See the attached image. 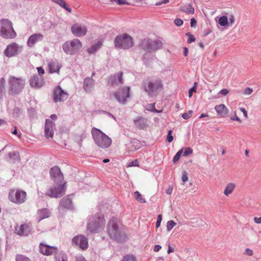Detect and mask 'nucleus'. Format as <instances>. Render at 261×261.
I'll return each mask as SVG.
<instances>
[{
  "instance_id": "obj_15",
  "label": "nucleus",
  "mask_w": 261,
  "mask_h": 261,
  "mask_svg": "<svg viewBox=\"0 0 261 261\" xmlns=\"http://www.w3.org/2000/svg\"><path fill=\"white\" fill-rule=\"evenodd\" d=\"M71 31L74 36L81 37L86 35L88 29L85 25L75 23L72 25Z\"/></svg>"
},
{
  "instance_id": "obj_2",
  "label": "nucleus",
  "mask_w": 261,
  "mask_h": 261,
  "mask_svg": "<svg viewBox=\"0 0 261 261\" xmlns=\"http://www.w3.org/2000/svg\"><path fill=\"white\" fill-rule=\"evenodd\" d=\"M105 224V222L103 215L97 214L89 218L87 229L91 233H98L103 229Z\"/></svg>"
},
{
  "instance_id": "obj_37",
  "label": "nucleus",
  "mask_w": 261,
  "mask_h": 261,
  "mask_svg": "<svg viewBox=\"0 0 261 261\" xmlns=\"http://www.w3.org/2000/svg\"><path fill=\"white\" fill-rule=\"evenodd\" d=\"M28 113L31 120H34L37 118V112L35 108L32 107L28 108Z\"/></svg>"
},
{
  "instance_id": "obj_23",
  "label": "nucleus",
  "mask_w": 261,
  "mask_h": 261,
  "mask_svg": "<svg viewBox=\"0 0 261 261\" xmlns=\"http://www.w3.org/2000/svg\"><path fill=\"white\" fill-rule=\"evenodd\" d=\"M60 208L71 210L73 207L72 200L70 195L65 196L61 199L59 204Z\"/></svg>"
},
{
  "instance_id": "obj_42",
  "label": "nucleus",
  "mask_w": 261,
  "mask_h": 261,
  "mask_svg": "<svg viewBox=\"0 0 261 261\" xmlns=\"http://www.w3.org/2000/svg\"><path fill=\"white\" fill-rule=\"evenodd\" d=\"M15 260L16 261H31L29 257L21 254H17Z\"/></svg>"
},
{
  "instance_id": "obj_8",
  "label": "nucleus",
  "mask_w": 261,
  "mask_h": 261,
  "mask_svg": "<svg viewBox=\"0 0 261 261\" xmlns=\"http://www.w3.org/2000/svg\"><path fill=\"white\" fill-rule=\"evenodd\" d=\"M82 47V44L78 39L64 42L62 45L63 51L67 55H74Z\"/></svg>"
},
{
  "instance_id": "obj_18",
  "label": "nucleus",
  "mask_w": 261,
  "mask_h": 261,
  "mask_svg": "<svg viewBox=\"0 0 261 261\" xmlns=\"http://www.w3.org/2000/svg\"><path fill=\"white\" fill-rule=\"evenodd\" d=\"M40 252L45 255H50L58 251V248L41 243L39 245Z\"/></svg>"
},
{
  "instance_id": "obj_57",
  "label": "nucleus",
  "mask_w": 261,
  "mask_h": 261,
  "mask_svg": "<svg viewBox=\"0 0 261 261\" xmlns=\"http://www.w3.org/2000/svg\"><path fill=\"white\" fill-rule=\"evenodd\" d=\"M49 24V28L50 29H55L58 25V23L55 21H50Z\"/></svg>"
},
{
  "instance_id": "obj_50",
  "label": "nucleus",
  "mask_w": 261,
  "mask_h": 261,
  "mask_svg": "<svg viewBox=\"0 0 261 261\" xmlns=\"http://www.w3.org/2000/svg\"><path fill=\"white\" fill-rule=\"evenodd\" d=\"M172 131L171 130H169L168 132V134L167 136V141L169 143L171 142L173 140V137L172 136Z\"/></svg>"
},
{
  "instance_id": "obj_29",
  "label": "nucleus",
  "mask_w": 261,
  "mask_h": 261,
  "mask_svg": "<svg viewBox=\"0 0 261 261\" xmlns=\"http://www.w3.org/2000/svg\"><path fill=\"white\" fill-rule=\"evenodd\" d=\"M153 54L152 52L146 51L142 57V61L143 63L146 66H148L149 64L152 62L153 58Z\"/></svg>"
},
{
  "instance_id": "obj_55",
  "label": "nucleus",
  "mask_w": 261,
  "mask_h": 261,
  "mask_svg": "<svg viewBox=\"0 0 261 261\" xmlns=\"http://www.w3.org/2000/svg\"><path fill=\"white\" fill-rule=\"evenodd\" d=\"M128 167L139 166L137 160H135L128 163Z\"/></svg>"
},
{
  "instance_id": "obj_34",
  "label": "nucleus",
  "mask_w": 261,
  "mask_h": 261,
  "mask_svg": "<svg viewBox=\"0 0 261 261\" xmlns=\"http://www.w3.org/2000/svg\"><path fill=\"white\" fill-rule=\"evenodd\" d=\"M52 2L57 4L62 8L66 10L69 12H71V9L69 7V5L66 4V3L63 0H51Z\"/></svg>"
},
{
  "instance_id": "obj_44",
  "label": "nucleus",
  "mask_w": 261,
  "mask_h": 261,
  "mask_svg": "<svg viewBox=\"0 0 261 261\" xmlns=\"http://www.w3.org/2000/svg\"><path fill=\"white\" fill-rule=\"evenodd\" d=\"M184 151H183L182 155L184 156H187L193 152V150L191 148L188 147L184 148Z\"/></svg>"
},
{
  "instance_id": "obj_13",
  "label": "nucleus",
  "mask_w": 261,
  "mask_h": 261,
  "mask_svg": "<svg viewBox=\"0 0 261 261\" xmlns=\"http://www.w3.org/2000/svg\"><path fill=\"white\" fill-rule=\"evenodd\" d=\"M51 179L54 184L64 183V176L58 166H54L49 170Z\"/></svg>"
},
{
  "instance_id": "obj_7",
  "label": "nucleus",
  "mask_w": 261,
  "mask_h": 261,
  "mask_svg": "<svg viewBox=\"0 0 261 261\" xmlns=\"http://www.w3.org/2000/svg\"><path fill=\"white\" fill-rule=\"evenodd\" d=\"M114 44L116 48L128 49L134 46V41L129 35L124 33L117 35L115 38Z\"/></svg>"
},
{
  "instance_id": "obj_6",
  "label": "nucleus",
  "mask_w": 261,
  "mask_h": 261,
  "mask_svg": "<svg viewBox=\"0 0 261 261\" xmlns=\"http://www.w3.org/2000/svg\"><path fill=\"white\" fill-rule=\"evenodd\" d=\"M163 88V83L160 79L146 80L142 85V89L147 92L149 96H152L157 93L158 90L162 89Z\"/></svg>"
},
{
  "instance_id": "obj_22",
  "label": "nucleus",
  "mask_w": 261,
  "mask_h": 261,
  "mask_svg": "<svg viewBox=\"0 0 261 261\" xmlns=\"http://www.w3.org/2000/svg\"><path fill=\"white\" fill-rule=\"evenodd\" d=\"M43 39V35L40 33L34 34L30 36L27 41V45L32 47L35 44L39 41H41Z\"/></svg>"
},
{
  "instance_id": "obj_21",
  "label": "nucleus",
  "mask_w": 261,
  "mask_h": 261,
  "mask_svg": "<svg viewBox=\"0 0 261 261\" xmlns=\"http://www.w3.org/2000/svg\"><path fill=\"white\" fill-rule=\"evenodd\" d=\"M18 46L16 43H12L9 44L4 50V55L7 57L14 56L18 50Z\"/></svg>"
},
{
  "instance_id": "obj_61",
  "label": "nucleus",
  "mask_w": 261,
  "mask_h": 261,
  "mask_svg": "<svg viewBox=\"0 0 261 261\" xmlns=\"http://www.w3.org/2000/svg\"><path fill=\"white\" fill-rule=\"evenodd\" d=\"M196 23H197V21L194 18H192L191 19L190 24H191V27L193 28V27H196Z\"/></svg>"
},
{
  "instance_id": "obj_52",
  "label": "nucleus",
  "mask_w": 261,
  "mask_h": 261,
  "mask_svg": "<svg viewBox=\"0 0 261 261\" xmlns=\"http://www.w3.org/2000/svg\"><path fill=\"white\" fill-rule=\"evenodd\" d=\"M183 23V20L180 18H176L174 20L175 24L178 27L182 25Z\"/></svg>"
},
{
  "instance_id": "obj_45",
  "label": "nucleus",
  "mask_w": 261,
  "mask_h": 261,
  "mask_svg": "<svg viewBox=\"0 0 261 261\" xmlns=\"http://www.w3.org/2000/svg\"><path fill=\"white\" fill-rule=\"evenodd\" d=\"M197 85V83L195 82L194 86L189 89L188 92V96L189 97H191L193 95V93L196 92Z\"/></svg>"
},
{
  "instance_id": "obj_36",
  "label": "nucleus",
  "mask_w": 261,
  "mask_h": 261,
  "mask_svg": "<svg viewBox=\"0 0 261 261\" xmlns=\"http://www.w3.org/2000/svg\"><path fill=\"white\" fill-rule=\"evenodd\" d=\"M235 188V185L233 183H229L227 185L224 191V194L226 196H228L231 194Z\"/></svg>"
},
{
  "instance_id": "obj_1",
  "label": "nucleus",
  "mask_w": 261,
  "mask_h": 261,
  "mask_svg": "<svg viewBox=\"0 0 261 261\" xmlns=\"http://www.w3.org/2000/svg\"><path fill=\"white\" fill-rule=\"evenodd\" d=\"M107 231L110 238L117 242H123L126 240V232L121 223L116 218H112L109 221Z\"/></svg>"
},
{
  "instance_id": "obj_20",
  "label": "nucleus",
  "mask_w": 261,
  "mask_h": 261,
  "mask_svg": "<svg viewBox=\"0 0 261 261\" xmlns=\"http://www.w3.org/2000/svg\"><path fill=\"white\" fill-rule=\"evenodd\" d=\"M44 84V80L41 75H34L30 80V85L32 87L41 88Z\"/></svg>"
},
{
  "instance_id": "obj_4",
  "label": "nucleus",
  "mask_w": 261,
  "mask_h": 261,
  "mask_svg": "<svg viewBox=\"0 0 261 261\" xmlns=\"http://www.w3.org/2000/svg\"><path fill=\"white\" fill-rule=\"evenodd\" d=\"M8 93L10 95H15L19 94L23 89L25 80L22 77H16L12 76L9 80Z\"/></svg>"
},
{
  "instance_id": "obj_56",
  "label": "nucleus",
  "mask_w": 261,
  "mask_h": 261,
  "mask_svg": "<svg viewBox=\"0 0 261 261\" xmlns=\"http://www.w3.org/2000/svg\"><path fill=\"white\" fill-rule=\"evenodd\" d=\"M228 19V25H232L233 23H234L235 19L234 16L232 15H230Z\"/></svg>"
},
{
  "instance_id": "obj_40",
  "label": "nucleus",
  "mask_w": 261,
  "mask_h": 261,
  "mask_svg": "<svg viewBox=\"0 0 261 261\" xmlns=\"http://www.w3.org/2000/svg\"><path fill=\"white\" fill-rule=\"evenodd\" d=\"M184 148H181L179 150L173 158V162L176 163L180 159V156L182 154Z\"/></svg>"
},
{
  "instance_id": "obj_41",
  "label": "nucleus",
  "mask_w": 261,
  "mask_h": 261,
  "mask_svg": "<svg viewBox=\"0 0 261 261\" xmlns=\"http://www.w3.org/2000/svg\"><path fill=\"white\" fill-rule=\"evenodd\" d=\"M134 195H135V198L138 201H139L141 203H145L146 202V200L145 199H144L143 197H142V195L141 194V193L138 192V191H136L135 193H134Z\"/></svg>"
},
{
  "instance_id": "obj_27",
  "label": "nucleus",
  "mask_w": 261,
  "mask_h": 261,
  "mask_svg": "<svg viewBox=\"0 0 261 261\" xmlns=\"http://www.w3.org/2000/svg\"><path fill=\"white\" fill-rule=\"evenodd\" d=\"M134 123L139 129H143L147 126V120L142 117L134 120Z\"/></svg>"
},
{
  "instance_id": "obj_16",
  "label": "nucleus",
  "mask_w": 261,
  "mask_h": 261,
  "mask_svg": "<svg viewBox=\"0 0 261 261\" xmlns=\"http://www.w3.org/2000/svg\"><path fill=\"white\" fill-rule=\"evenodd\" d=\"M72 244L73 245L79 246L83 250L86 249L88 247L87 238L82 235L74 237L72 240Z\"/></svg>"
},
{
  "instance_id": "obj_14",
  "label": "nucleus",
  "mask_w": 261,
  "mask_h": 261,
  "mask_svg": "<svg viewBox=\"0 0 261 261\" xmlns=\"http://www.w3.org/2000/svg\"><path fill=\"white\" fill-rule=\"evenodd\" d=\"M68 93L64 91L60 86H57L55 88L53 92V101L55 102H63L68 98Z\"/></svg>"
},
{
  "instance_id": "obj_12",
  "label": "nucleus",
  "mask_w": 261,
  "mask_h": 261,
  "mask_svg": "<svg viewBox=\"0 0 261 261\" xmlns=\"http://www.w3.org/2000/svg\"><path fill=\"white\" fill-rule=\"evenodd\" d=\"M129 87L121 88L114 93V97L119 103L125 104L126 101V98L129 97Z\"/></svg>"
},
{
  "instance_id": "obj_47",
  "label": "nucleus",
  "mask_w": 261,
  "mask_h": 261,
  "mask_svg": "<svg viewBox=\"0 0 261 261\" xmlns=\"http://www.w3.org/2000/svg\"><path fill=\"white\" fill-rule=\"evenodd\" d=\"M131 143L132 144H133V146L135 147V149H139L141 146L140 142L137 139H133L131 141Z\"/></svg>"
},
{
  "instance_id": "obj_5",
  "label": "nucleus",
  "mask_w": 261,
  "mask_h": 261,
  "mask_svg": "<svg viewBox=\"0 0 261 261\" xmlns=\"http://www.w3.org/2000/svg\"><path fill=\"white\" fill-rule=\"evenodd\" d=\"M16 35L10 20L4 18L0 20V36L5 39H14Z\"/></svg>"
},
{
  "instance_id": "obj_35",
  "label": "nucleus",
  "mask_w": 261,
  "mask_h": 261,
  "mask_svg": "<svg viewBox=\"0 0 261 261\" xmlns=\"http://www.w3.org/2000/svg\"><path fill=\"white\" fill-rule=\"evenodd\" d=\"M6 80L4 77H1L0 79V99H2L5 94V84Z\"/></svg>"
},
{
  "instance_id": "obj_48",
  "label": "nucleus",
  "mask_w": 261,
  "mask_h": 261,
  "mask_svg": "<svg viewBox=\"0 0 261 261\" xmlns=\"http://www.w3.org/2000/svg\"><path fill=\"white\" fill-rule=\"evenodd\" d=\"M186 36L188 37V39L187 40L188 43H191L192 42H193L195 40V38L192 34H190V33H186Z\"/></svg>"
},
{
  "instance_id": "obj_19",
  "label": "nucleus",
  "mask_w": 261,
  "mask_h": 261,
  "mask_svg": "<svg viewBox=\"0 0 261 261\" xmlns=\"http://www.w3.org/2000/svg\"><path fill=\"white\" fill-rule=\"evenodd\" d=\"M122 72L111 75L108 78V84L111 86L123 84Z\"/></svg>"
},
{
  "instance_id": "obj_38",
  "label": "nucleus",
  "mask_w": 261,
  "mask_h": 261,
  "mask_svg": "<svg viewBox=\"0 0 261 261\" xmlns=\"http://www.w3.org/2000/svg\"><path fill=\"white\" fill-rule=\"evenodd\" d=\"M219 24L222 27H226L228 25V19L225 15L221 16L218 20Z\"/></svg>"
},
{
  "instance_id": "obj_9",
  "label": "nucleus",
  "mask_w": 261,
  "mask_h": 261,
  "mask_svg": "<svg viewBox=\"0 0 261 261\" xmlns=\"http://www.w3.org/2000/svg\"><path fill=\"white\" fill-rule=\"evenodd\" d=\"M163 43L161 40H152L144 39L141 41L139 47L146 51L152 52L162 48Z\"/></svg>"
},
{
  "instance_id": "obj_51",
  "label": "nucleus",
  "mask_w": 261,
  "mask_h": 261,
  "mask_svg": "<svg viewBox=\"0 0 261 261\" xmlns=\"http://www.w3.org/2000/svg\"><path fill=\"white\" fill-rule=\"evenodd\" d=\"M134 259V257L131 255H126L123 257V259L121 261H129L131 260H133Z\"/></svg>"
},
{
  "instance_id": "obj_53",
  "label": "nucleus",
  "mask_w": 261,
  "mask_h": 261,
  "mask_svg": "<svg viewBox=\"0 0 261 261\" xmlns=\"http://www.w3.org/2000/svg\"><path fill=\"white\" fill-rule=\"evenodd\" d=\"M118 5H129V3H127L125 0H114Z\"/></svg>"
},
{
  "instance_id": "obj_32",
  "label": "nucleus",
  "mask_w": 261,
  "mask_h": 261,
  "mask_svg": "<svg viewBox=\"0 0 261 261\" xmlns=\"http://www.w3.org/2000/svg\"><path fill=\"white\" fill-rule=\"evenodd\" d=\"M55 261H67L66 254L63 251H60L58 249L54 254Z\"/></svg>"
},
{
  "instance_id": "obj_10",
  "label": "nucleus",
  "mask_w": 261,
  "mask_h": 261,
  "mask_svg": "<svg viewBox=\"0 0 261 261\" xmlns=\"http://www.w3.org/2000/svg\"><path fill=\"white\" fill-rule=\"evenodd\" d=\"M55 185L50 187L47 193V195L51 198H60L65 194L66 187V182L54 184Z\"/></svg>"
},
{
  "instance_id": "obj_30",
  "label": "nucleus",
  "mask_w": 261,
  "mask_h": 261,
  "mask_svg": "<svg viewBox=\"0 0 261 261\" xmlns=\"http://www.w3.org/2000/svg\"><path fill=\"white\" fill-rule=\"evenodd\" d=\"M61 67L59 66L58 62L54 61L50 62L48 64L49 72L51 73H59Z\"/></svg>"
},
{
  "instance_id": "obj_43",
  "label": "nucleus",
  "mask_w": 261,
  "mask_h": 261,
  "mask_svg": "<svg viewBox=\"0 0 261 261\" xmlns=\"http://www.w3.org/2000/svg\"><path fill=\"white\" fill-rule=\"evenodd\" d=\"M176 225V223L173 220L168 221L167 223V230L170 231Z\"/></svg>"
},
{
  "instance_id": "obj_54",
  "label": "nucleus",
  "mask_w": 261,
  "mask_h": 261,
  "mask_svg": "<svg viewBox=\"0 0 261 261\" xmlns=\"http://www.w3.org/2000/svg\"><path fill=\"white\" fill-rule=\"evenodd\" d=\"M252 89L247 87L244 89L243 93L245 95H250L252 93Z\"/></svg>"
},
{
  "instance_id": "obj_28",
  "label": "nucleus",
  "mask_w": 261,
  "mask_h": 261,
  "mask_svg": "<svg viewBox=\"0 0 261 261\" xmlns=\"http://www.w3.org/2000/svg\"><path fill=\"white\" fill-rule=\"evenodd\" d=\"M31 231V228L29 224H24L20 226L17 234L20 236H28Z\"/></svg>"
},
{
  "instance_id": "obj_39",
  "label": "nucleus",
  "mask_w": 261,
  "mask_h": 261,
  "mask_svg": "<svg viewBox=\"0 0 261 261\" xmlns=\"http://www.w3.org/2000/svg\"><path fill=\"white\" fill-rule=\"evenodd\" d=\"M22 113V110L21 108L15 107L12 112V116L14 118L19 117Z\"/></svg>"
},
{
  "instance_id": "obj_46",
  "label": "nucleus",
  "mask_w": 261,
  "mask_h": 261,
  "mask_svg": "<svg viewBox=\"0 0 261 261\" xmlns=\"http://www.w3.org/2000/svg\"><path fill=\"white\" fill-rule=\"evenodd\" d=\"M193 111L192 110H189L188 112L184 113L182 114V118L185 120H187L191 117Z\"/></svg>"
},
{
  "instance_id": "obj_31",
  "label": "nucleus",
  "mask_w": 261,
  "mask_h": 261,
  "mask_svg": "<svg viewBox=\"0 0 261 261\" xmlns=\"http://www.w3.org/2000/svg\"><path fill=\"white\" fill-rule=\"evenodd\" d=\"M102 45V41L99 40L97 43L93 44L87 49V51L89 54H93L100 49Z\"/></svg>"
},
{
  "instance_id": "obj_3",
  "label": "nucleus",
  "mask_w": 261,
  "mask_h": 261,
  "mask_svg": "<svg viewBox=\"0 0 261 261\" xmlns=\"http://www.w3.org/2000/svg\"><path fill=\"white\" fill-rule=\"evenodd\" d=\"M91 134L95 144L99 147L105 149L111 145L112 143L111 139L100 129L93 127L91 130Z\"/></svg>"
},
{
  "instance_id": "obj_59",
  "label": "nucleus",
  "mask_w": 261,
  "mask_h": 261,
  "mask_svg": "<svg viewBox=\"0 0 261 261\" xmlns=\"http://www.w3.org/2000/svg\"><path fill=\"white\" fill-rule=\"evenodd\" d=\"M37 69L38 72V75L41 76V75L44 73V70L42 67H38L37 68Z\"/></svg>"
},
{
  "instance_id": "obj_11",
  "label": "nucleus",
  "mask_w": 261,
  "mask_h": 261,
  "mask_svg": "<svg viewBox=\"0 0 261 261\" xmlns=\"http://www.w3.org/2000/svg\"><path fill=\"white\" fill-rule=\"evenodd\" d=\"M26 192L22 190H10L9 192V199L10 201L20 204L25 202L26 200Z\"/></svg>"
},
{
  "instance_id": "obj_33",
  "label": "nucleus",
  "mask_w": 261,
  "mask_h": 261,
  "mask_svg": "<svg viewBox=\"0 0 261 261\" xmlns=\"http://www.w3.org/2000/svg\"><path fill=\"white\" fill-rule=\"evenodd\" d=\"M9 160L13 163L19 162L20 161V156L18 151H12L8 153Z\"/></svg>"
},
{
  "instance_id": "obj_17",
  "label": "nucleus",
  "mask_w": 261,
  "mask_h": 261,
  "mask_svg": "<svg viewBox=\"0 0 261 261\" xmlns=\"http://www.w3.org/2000/svg\"><path fill=\"white\" fill-rule=\"evenodd\" d=\"M55 127V123L50 119L45 120L44 134L46 138H53L54 134V129Z\"/></svg>"
},
{
  "instance_id": "obj_64",
  "label": "nucleus",
  "mask_w": 261,
  "mask_h": 261,
  "mask_svg": "<svg viewBox=\"0 0 261 261\" xmlns=\"http://www.w3.org/2000/svg\"><path fill=\"white\" fill-rule=\"evenodd\" d=\"M245 253L249 256H251L253 255V251L249 248H246L245 249Z\"/></svg>"
},
{
  "instance_id": "obj_25",
  "label": "nucleus",
  "mask_w": 261,
  "mask_h": 261,
  "mask_svg": "<svg viewBox=\"0 0 261 261\" xmlns=\"http://www.w3.org/2000/svg\"><path fill=\"white\" fill-rule=\"evenodd\" d=\"M50 211L47 208H43L38 210L37 213V219L38 222L41 220L48 218L50 216Z\"/></svg>"
},
{
  "instance_id": "obj_63",
  "label": "nucleus",
  "mask_w": 261,
  "mask_h": 261,
  "mask_svg": "<svg viewBox=\"0 0 261 261\" xmlns=\"http://www.w3.org/2000/svg\"><path fill=\"white\" fill-rule=\"evenodd\" d=\"M75 261H87L82 255H79L76 257Z\"/></svg>"
},
{
  "instance_id": "obj_62",
  "label": "nucleus",
  "mask_w": 261,
  "mask_h": 261,
  "mask_svg": "<svg viewBox=\"0 0 261 261\" xmlns=\"http://www.w3.org/2000/svg\"><path fill=\"white\" fill-rule=\"evenodd\" d=\"M228 92L229 91L227 89H223L220 91L219 93L222 95L225 96L228 93Z\"/></svg>"
},
{
  "instance_id": "obj_58",
  "label": "nucleus",
  "mask_w": 261,
  "mask_h": 261,
  "mask_svg": "<svg viewBox=\"0 0 261 261\" xmlns=\"http://www.w3.org/2000/svg\"><path fill=\"white\" fill-rule=\"evenodd\" d=\"M181 179L182 181L186 182L188 180V177L187 176V172L186 171H184V172L182 174Z\"/></svg>"
},
{
  "instance_id": "obj_49",
  "label": "nucleus",
  "mask_w": 261,
  "mask_h": 261,
  "mask_svg": "<svg viewBox=\"0 0 261 261\" xmlns=\"http://www.w3.org/2000/svg\"><path fill=\"white\" fill-rule=\"evenodd\" d=\"M194 9L191 5H189L188 7L184 11L188 14H193L194 13Z\"/></svg>"
},
{
  "instance_id": "obj_26",
  "label": "nucleus",
  "mask_w": 261,
  "mask_h": 261,
  "mask_svg": "<svg viewBox=\"0 0 261 261\" xmlns=\"http://www.w3.org/2000/svg\"><path fill=\"white\" fill-rule=\"evenodd\" d=\"M215 110L218 115L222 117H225L228 113L227 108L224 104H220L219 105L216 106Z\"/></svg>"
},
{
  "instance_id": "obj_60",
  "label": "nucleus",
  "mask_w": 261,
  "mask_h": 261,
  "mask_svg": "<svg viewBox=\"0 0 261 261\" xmlns=\"http://www.w3.org/2000/svg\"><path fill=\"white\" fill-rule=\"evenodd\" d=\"M230 119L232 121H239L240 122H241V119H240L239 117H238L237 115H236V112L234 113V116H231L230 117Z\"/></svg>"
},
{
  "instance_id": "obj_24",
  "label": "nucleus",
  "mask_w": 261,
  "mask_h": 261,
  "mask_svg": "<svg viewBox=\"0 0 261 261\" xmlns=\"http://www.w3.org/2000/svg\"><path fill=\"white\" fill-rule=\"evenodd\" d=\"M94 81L92 77H87L84 80L83 88L87 92H90L94 87Z\"/></svg>"
}]
</instances>
